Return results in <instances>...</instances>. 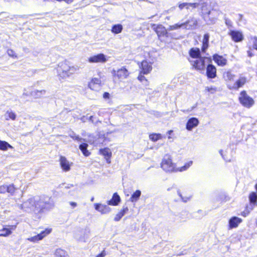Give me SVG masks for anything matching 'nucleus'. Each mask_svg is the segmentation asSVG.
<instances>
[{"instance_id": "nucleus-37", "label": "nucleus", "mask_w": 257, "mask_h": 257, "mask_svg": "<svg viewBox=\"0 0 257 257\" xmlns=\"http://www.w3.org/2000/svg\"><path fill=\"white\" fill-rule=\"evenodd\" d=\"M204 91L206 93L213 94L217 91V89L215 87H206Z\"/></svg>"}, {"instance_id": "nucleus-33", "label": "nucleus", "mask_w": 257, "mask_h": 257, "mask_svg": "<svg viewBox=\"0 0 257 257\" xmlns=\"http://www.w3.org/2000/svg\"><path fill=\"white\" fill-rule=\"evenodd\" d=\"M67 252L61 248H58L55 251V257H67Z\"/></svg>"}, {"instance_id": "nucleus-10", "label": "nucleus", "mask_w": 257, "mask_h": 257, "mask_svg": "<svg viewBox=\"0 0 257 257\" xmlns=\"http://www.w3.org/2000/svg\"><path fill=\"white\" fill-rule=\"evenodd\" d=\"M52 231V228H47L44 230L41 231L40 233L36 235L31 237L28 240L31 242H36L42 240L43 238L50 234Z\"/></svg>"}, {"instance_id": "nucleus-31", "label": "nucleus", "mask_w": 257, "mask_h": 257, "mask_svg": "<svg viewBox=\"0 0 257 257\" xmlns=\"http://www.w3.org/2000/svg\"><path fill=\"white\" fill-rule=\"evenodd\" d=\"M162 138L163 136L161 134L152 133L149 135V139L153 142H156Z\"/></svg>"}, {"instance_id": "nucleus-16", "label": "nucleus", "mask_w": 257, "mask_h": 257, "mask_svg": "<svg viewBox=\"0 0 257 257\" xmlns=\"http://www.w3.org/2000/svg\"><path fill=\"white\" fill-rule=\"evenodd\" d=\"M59 161L60 166L64 171L68 172L70 170L71 165L72 163H70L66 157L63 156H60Z\"/></svg>"}, {"instance_id": "nucleus-19", "label": "nucleus", "mask_w": 257, "mask_h": 257, "mask_svg": "<svg viewBox=\"0 0 257 257\" xmlns=\"http://www.w3.org/2000/svg\"><path fill=\"white\" fill-rule=\"evenodd\" d=\"M99 153L100 155L104 157L107 163H110V159L112 156V153L108 148L106 147L99 149Z\"/></svg>"}, {"instance_id": "nucleus-4", "label": "nucleus", "mask_w": 257, "mask_h": 257, "mask_svg": "<svg viewBox=\"0 0 257 257\" xmlns=\"http://www.w3.org/2000/svg\"><path fill=\"white\" fill-rule=\"evenodd\" d=\"M238 100L242 106L247 108L251 107L255 103L254 99L249 96L244 90L240 91Z\"/></svg>"}, {"instance_id": "nucleus-28", "label": "nucleus", "mask_w": 257, "mask_h": 257, "mask_svg": "<svg viewBox=\"0 0 257 257\" xmlns=\"http://www.w3.org/2000/svg\"><path fill=\"white\" fill-rule=\"evenodd\" d=\"M6 193H9L11 195H14L17 190V188L14 184H10L8 185H6Z\"/></svg>"}, {"instance_id": "nucleus-51", "label": "nucleus", "mask_w": 257, "mask_h": 257, "mask_svg": "<svg viewBox=\"0 0 257 257\" xmlns=\"http://www.w3.org/2000/svg\"><path fill=\"white\" fill-rule=\"evenodd\" d=\"M254 188H255L256 191L257 192V183L254 185Z\"/></svg>"}, {"instance_id": "nucleus-30", "label": "nucleus", "mask_w": 257, "mask_h": 257, "mask_svg": "<svg viewBox=\"0 0 257 257\" xmlns=\"http://www.w3.org/2000/svg\"><path fill=\"white\" fill-rule=\"evenodd\" d=\"M122 26L121 24H115L111 28V32L114 34L120 33L122 30Z\"/></svg>"}, {"instance_id": "nucleus-18", "label": "nucleus", "mask_w": 257, "mask_h": 257, "mask_svg": "<svg viewBox=\"0 0 257 257\" xmlns=\"http://www.w3.org/2000/svg\"><path fill=\"white\" fill-rule=\"evenodd\" d=\"M242 222V219L236 216L231 217L228 221V228H236Z\"/></svg>"}, {"instance_id": "nucleus-6", "label": "nucleus", "mask_w": 257, "mask_h": 257, "mask_svg": "<svg viewBox=\"0 0 257 257\" xmlns=\"http://www.w3.org/2000/svg\"><path fill=\"white\" fill-rule=\"evenodd\" d=\"M138 65L140 68V73L148 74L153 69V63L146 59L138 62Z\"/></svg>"}, {"instance_id": "nucleus-36", "label": "nucleus", "mask_w": 257, "mask_h": 257, "mask_svg": "<svg viewBox=\"0 0 257 257\" xmlns=\"http://www.w3.org/2000/svg\"><path fill=\"white\" fill-rule=\"evenodd\" d=\"M188 23H189V22L186 21V22H185L184 23H182V24H176L174 25L170 26L169 29L170 30H176V29L181 28L182 27H183L184 26L187 25Z\"/></svg>"}, {"instance_id": "nucleus-26", "label": "nucleus", "mask_w": 257, "mask_h": 257, "mask_svg": "<svg viewBox=\"0 0 257 257\" xmlns=\"http://www.w3.org/2000/svg\"><path fill=\"white\" fill-rule=\"evenodd\" d=\"M144 75L146 74L139 72L137 77V79L146 87H148L149 86L150 82L147 78L144 76Z\"/></svg>"}, {"instance_id": "nucleus-24", "label": "nucleus", "mask_w": 257, "mask_h": 257, "mask_svg": "<svg viewBox=\"0 0 257 257\" xmlns=\"http://www.w3.org/2000/svg\"><path fill=\"white\" fill-rule=\"evenodd\" d=\"M249 205L254 207L257 206V194L255 192H251L248 195Z\"/></svg>"}, {"instance_id": "nucleus-11", "label": "nucleus", "mask_w": 257, "mask_h": 257, "mask_svg": "<svg viewBox=\"0 0 257 257\" xmlns=\"http://www.w3.org/2000/svg\"><path fill=\"white\" fill-rule=\"evenodd\" d=\"M228 35L231 40L235 43L240 42L244 39L243 35L240 31L230 30L228 32Z\"/></svg>"}, {"instance_id": "nucleus-29", "label": "nucleus", "mask_w": 257, "mask_h": 257, "mask_svg": "<svg viewBox=\"0 0 257 257\" xmlns=\"http://www.w3.org/2000/svg\"><path fill=\"white\" fill-rule=\"evenodd\" d=\"M253 206L250 205H246L243 211L240 213V215L243 217H246L250 213L251 211L254 209Z\"/></svg>"}, {"instance_id": "nucleus-20", "label": "nucleus", "mask_w": 257, "mask_h": 257, "mask_svg": "<svg viewBox=\"0 0 257 257\" xmlns=\"http://www.w3.org/2000/svg\"><path fill=\"white\" fill-rule=\"evenodd\" d=\"M199 120L196 117H191L189 118L186 124V128L188 131H191L193 128L196 127L199 124Z\"/></svg>"}, {"instance_id": "nucleus-32", "label": "nucleus", "mask_w": 257, "mask_h": 257, "mask_svg": "<svg viewBox=\"0 0 257 257\" xmlns=\"http://www.w3.org/2000/svg\"><path fill=\"white\" fill-rule=\"evenodd\" d=\"M141 195V192L139 190H136L133 194L130 197V201L131 202H136L139 200L140 197Z\"/></svg>"}, {"instance_id": "nucleus-44", "label": "nucleus", "mask_w": 257, "mask_h": 257, "mask_svg": "<svg viewBox=\"0 0 257 257\" xmlns=\"http://www.w3.org/2000/svg\"><path fill=\"white\" fill-rule=\"evenodd\" d=\"M225 23L228 28L232 27V22L228 19H225Z\"/></svg>"}, {"instance_id": "nucleus-53", "label": "nucleus", "mask_w": 257, "mask_h": 257, "mask_svg": "<svg viewBox=\"0 0 257 257\" xmlns=\"http://www.w3.org/2000/svg\"><path fill=\"white\" fill-rule=\"evenodd\" d=\"M255 224L257 225V221L255 222Z\"/></svg>"}, {"instance_id": "nucleus-50", "label": "nucleus", "mask_w": 257, "mask_h": 257, "mask_svg": "<svg viewBox=\"0 0 257 257\" xmlns=\"http://www.w3.org/2000/svg\"><path fill=\"white\" fill-rule=\"evenodd\" d=\"M239 19L241 20L242 17H243V15L242 14H239Z\"/></svg>"}, {"instance_id": "nucleus-45", "label": "nucleus", "mask_w": 257, "mask_h": 257, "mask_svg": "<svg viewBox=\"0 0 257 257\" xmlns=\"http://www.w3.org/2000/svg\"><path fill=\"white\" fill-rule=\"evenodd\" d=\"M70 137L74 140H76L78 141H80L81 140V138L78 136V135H73V136H70Z\"/></svg>"}, {"instance_id": "nucleus-38", "label": "nucleus", "mask_w": 257, "mask_h": 257, "mask_svg": "<svg viewBox=\"0 0 257 257\" xmlns=\"http://www.w3.org/2000/svg\"><path fill=\"white\" fill-rule=\"evenodd\" d=\"M7 53L8 54V55L13 58H17V54L15 53V52L12 50V49H8L7 50Z\"/></svg>"}, {"instance_id": "nucleus-15", "label": "nucleus", "mask_w": 257, "mask_h": 257, "mask_svg": "<svg viewBox=\"0 0 257 257\" xmlns=\"http://www.w3.org/2000/svg\"><path fill=\"white\" fill-rule=\"evenodd\" d=\"M16 225H5L0 229V236L7 237L11 235L13 231L16 229Z\"/></svg>"}, {"instance_id": "nucleus-23", "label": "nucleus", "mask_w": 257, "mask_h": 257, "mask_svg": "<svg viewBox=\"0 0 257 257\" xmlns=\"http://www.w3.org/2000/svg\"><path fill=\"white\" fill-rule=\"evenodd\" d=\"M120 202V198L117 193H114L112 195V198L107 201V204L109 205L116 206Z\"/></svg>"}, {"instance_id": "nucleus-48", "label": "nucleus", "mask_w": 257, "mask_h": 257, "mask_svg": "<svg viewBox=\"0 0 257 257\" xmlns=\"http://www.w3.org/2000/svg\"><path fill=\"white\" fill-rule=\"evenodd\" d=\"M173 132V130H169L167 132V134L169 135H170L171 134H172Z\"/></svg>"}, {"instance_id": "nucleus-40", "label": "nucleus", "mask_w": 257, "mask_h": 257, "mask_svg": "<svg viewBox=\"0 0 257 257\" xmlns=\"http://www.w3.org/2000/svg\"><path fill=\"white\" fill-rule=\"evenodd\" d=\"M7 192L6 185H0V194H5Z\"/></svg>"}, {"instance_id": "nucleus-39", "label": "nucleus", "mask_w": 257, "mask_h": 257, "mask_svg": "<svg viewBox=\"0 0 257 257\" xmlns=\"http://www.w3.org/2000/svg\"><path fill=\"white\" fill-rule=\"evenodd\" d=\"M178 8L180 10H182L183 9H184L185 8L186 9H189V5H188V3H181V4H180L179 5H178Z\"/></svg>"}, {"instance_id": "nucleus-42", "label": "nucleus", "mask_w": 257, "mask_h": 257, "mask_svg": "<svg viewBox=\"0 0 257 257\" xmlns=\"http://www.w3.org/2000/svg\"><path fill=\"white\" fill-rule=\"evenodd\" d=\"M107 254L106 251L105 249H103L100 253L98 254L95 257H104Z\"/></svg>"}, {"instance_id": "nucleus-17", "label": "nucleus", "mask_w": 257, "mask_h": 257, "mask_svg": "<svg viewBox=\"0 0 257 257\" xmlns=\"http://www.w3.org/2000/svg\"><path fill=\"white\" fill-rule=\"evenodd\" d=\"M95 210L101 214H107L111 211V208L106 204H102L96 203L94 204Z\"/></svg>"}, {"instance_id": "nucleus-14", "label": "nucleus", "mask_w": 257, "mask_h": 257, "mask_svg": "<svg viewBox=\"0 0 257 257\" xmlns=\"http://www.w3.org/2000/svg\"><path fill=\"white\" fill-rule=\"evenodd\" d=\"M101 85V81L98 78H92L88 84V88L93 91H97Z\"/></svg>"}, {"instance_id": "nucleus-47", "label": "nucleus", "mask_w": 257, "mask_h": 257, "mask_svg": "<svg viewBox=\"0 0 257 257\" xmlns=\"http://www.w3.org/2000/svg\"><path fill=\"white\" fill-rule=\"evenodd\" d=\"M70 204L73 207H75L77 206V203L74 202H70Z\"/></svg>"}, {"instance_id": "nucleus-41", "label": "nucleus", "mask_w": 257, "mask_h": 257, "mask_svg": "<svg viewBox=\"0 0 257 257\" xmlns=\"http://www.w3.org/2000/svg\"><path fill=\"white\" fill-rule=\"evenodd\" d=\"M251 39L253 40V48L257 50V37H254Z\"/></svg>"}, {"instance_id": "nucleus-46", "label": "nucleus", "mask_w": 257, "mask_h": 257, "mask_svg": "<svg viewBox=\"0 0 257 257\" xmlns=\"http://www.w3.org/2000/svg\"><path fill=\"white\" fill-rule=\"evenodd\" d=\"M103 98L104 99H109L110 98V94L107 92H105L103 94Z\"/></svg>"}, {"instance_id": "nucleus-3", "label": "nucleus", "mask_w": 257, "mask_h": 257, "mask_svg": "<svg viewBox=\"0 0 257 257\" xmlns=\"http://www.w3.org/2000/svg\"><path fill=\"white\" fill-rule=\"evenodd\" d=\"M59 79H64L74 74L77 69L66 60L60 62L56 68Z\"/></svg>"}, {"instance_id": "nucleus-25", "label": "nucleus", "mask_w": 257, "mask_h": 257, "mask_svg": "<svg viewBox=\"0 0 257 257\" xmlns=\"http://www.w3.org/2000/svg\"><path fill=\"white\" fill-rule=\"evenodd\" d=\"M128 212V208L127 206H123L122 208L116 214L114 218L115 221H119L122 216Z\"/></svg>"}, {"instance_id": "nucleus-27", "label": "nucleus", "mask_w": 257, "mask_h": 257, "mask_svg": "<svg viewBox=\"0 0 257 257\" xmlns=\"http://www.w3.org/2000/svg\"><path fill=\"white\" fill-rule=\"evenodd\" d=\"M88 145L86 143H82L79 145V149L81 150L83 155L85 157H88L90 155V152L87 150Z\"/></svg>"}, {"instance_id": "nucleus-49", "label": "nucleus", "mask_w": 257, "mask_h": 257, "mask_svg": "<svg viewBox=\"0 0 257 257\" xmlns=\"http://www.w3.org/2000/svg\"><path fill=\"white\" fill-rule=\"evenodd\" d=\"M247 53H248V56H249L250 57H251L253 56V54H251L249 51H248Z\"/></svg>"}, {"instance_id": "nucleus-21", "label": "nucleus", "mask_w": 257, "mask_h": 257, "mask_svg": "<svg viewBox=\"0 0 257 257\" xmlns=\"http://www.w3.org/2000/svg\"><path fill=\"white\" fill-rule=\"evenodd\" d=\"M209 35L208 33H206L203 35V40L202 41V46L201 52L205 53L206 50L209 47Z\"/></svg>"}, {"instance_id": "nucleus-12", "label": "nucleus", "mask_w": 257, "mask_h": 257, "mask_svg": "<svg viewBox=\"0 0 257 257\" xmlns=\"http://www.w3.org/2000/svg\"><path fill=\"white\" fill-rule=\"evenodd\" d=\"M206 68V75L208 79H213L217 76V69L212 64H208Z\"/></svg>"}, {"instance_id": "nucleus-9", "label": "nucleus", "mask_w": 257, "mask_h": 257, "mask_svg": "<svg viewBox=\"0 0 257 257\" xmlns=\"http://www.w3.org/2000/svg\"><path fill=\"white\" fill-rule=\"evenodd\" d=\"M224 56L220 55L218 54H214L212 55V59L218 66L224 67L227 64V59Z\"/></svg>"}, {"instance_id": "nucleus-43", "label": "nucleus", "mask_w": 257, "mask_h": 257, "mask_svg": "<svg viewBox=\"0 0 257 257\" xmlns=\"http://www.w3.org/2000/svg\"><path fill=\"white\" fill-rule=\"evenodd\" d=\"M189 8L191 7L192 9H196L198 6L199 4L197 3H188Z\"/></svg>"}, {"instance_id": "nucleus-1", "label": "nucleus", "mask_w": 257, "mask_h": 257, "mask_svg": "<svg viewBox=\"0 0 257 257\" xmlns=\"http://www.w3.org/2000/svg\"><path fill=\"white\" fill-rule=\"evenodd\" d=\"M189 57L188 60L189 62L191 69L197 71L202 72L206 67L204 57L201 56V52L199 48L193 47L188 51Z\"/></svg>"}, {"instance_id": "nucleus-5", "label": "nucleus", "mask_w": 257, "mask_h": 257, "mask_svg": "<svg viewBox=\"0 0 257 257\" xmlns=\"http://www.w3.org/2000/svg\"><path fill=\"white\" fill-rule=\"evenodd\" d=\"M111 73L114 79L120 81L128 78L130 74L125 66H122L117 70H112Z\"/></svg>"}, {"instance_id": "nucleus-22", "label": "nucleus", "mask_w": 257, "mask_h": 257, "mask_svg": "<svg viewBox=\"0 0 257 257\" xmlns=\"http://www.w3.org/2000/svg\"><path fill=\"white\" fill-rule=\"evenodd\" d=\"M235 77V75L231 73L230 70L225 71L223 74V78L226 82V85L232 83V81Z\"/></svg>"}, {"instance_id": "nucleus-7", "label": "nucleus", "mask_w": 257, "mask_h": 257, "mask_svg": "<svg viewBox=\"0 0 257 257\" xmlns=\"http://www.w3.org/2000/svg\"><path fill=\"white\" fill-rule=\"evenodd\" d=\"M247 82V79L245 77H240L234 83L229 84L227 87L230 90H237L242 87Z\"/></svg>"}, {"instance_id": "nucleus-2", "label": "nucleus", "mask_w": 257, "mask_h": 257, "mask_svg": "<svg viewBox=\"0 0 257 257\" xmlns=\"http://www.w3.org/2000/svg\"><path fill=\"white\" fill-rule=\"evenodd\" d=\"M191 164L192 162H190L180 168H177L176 164L173 162L172 157L169 155H166L163 158L160 165L161 168L166 172H176L186 170Z\"/></svg>"}, {"instance_id": "nucleus-35", "label": "nucleus", "mask_w": 257, "mask_h": 257, "mask_svg": "<svg viewBox=\"0 0 257 257\" xmlns=\"http://www.w3.org/2000/svg\"><path fill=\"white\" fill-rule=\"evenodd\" d=\"M16 118V115L15 113L12 111L8 110L6 113V120H14Z\"/></svg>"}, {"instance_id": "nucleus-52", "label": "nucleus", "mask_w": 257, "mask_h": 257, "mask_svg": "<svg viewBox=\"0 0 257 257\" xmlns=\"http://www.w3.org/2000/svg\"><path fill=\"white\" fill-rule=\"evenodd\" d=\"M171 138V137L170 136H168V139H170Z\"/></svg>"}, {"instance_id": "nucleus-13", "label": "nucleus", "mask_w": 257, "mask_h": 257, "mask_svg": "<svg viewBox=\"0 0 257 257\" xmlns=\"http://www.w3.org/2000/svg\"><path fill=\"white\" fill-rule=\"evenodd\" d=\"M90 63H105L107 61L106 56L102 53H99L88 58Z\"/></svg>"}, {"instance_id": "nucleus-34", "label": "nucleus", "mask_w": 257, "mask_h": 257, "mask_svg": "<svg viewBox=\"0 0 257 257\" xmlns=\"http://www.w3.org/2000/svg\"><path fill=\"white\" fill-rule=\"evenodd\" d=\"M12 146L8 142L0 140V150L2 151H6L8 148H12Z\"/></svg>"}, {"instance_id": "nucleus-8", "label": "nucleus", "mask_w": 257, "mask_h": 257, "mask_svg": "<svg viewBox=\"0 0 257 257\" xmlns=\"http://www.w3.org/2000/svg\"><path fill=\"white\" fill-rule=\"evenodd\" d=\"M151 28L156 33L159 38L167 36L168 32L166 28L161 24H151Z\"/></svg>"}]
</instances>
